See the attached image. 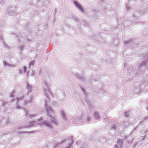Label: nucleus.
Wrapping results in <instances>:
<instances>
[{
  "label": "nucleus",
  "instance_id": "1",
  "mask_svg": "<svg viewBox=\"0 0 148 148\" xmlns=\"http://www.w3.org/2000/svg\"><path fill=\"white\" fill-rule=\"evenodd\" d=\"M38 121L48 129H53L52 123L49 120H45L44 118L42 117L39 119Z\"/></svg>",
  "mask_w": 148,
  "mask_h": 148
},
{
  "label": "nucleus",
  "instance_id": "2",
  "mask_svg": "<svg viewBox=\"0 0 148 148\" xmlns=\"http://www.w3.org/2000/svg\"><path fill=\"white\" fill-rule=\"evenodd\" d=\"M146 62L142 60L141 63L138 66H136L135 67V69L137 70H139L141 71H144L145 69V65L147 64Z\"/></svg>",
  "mask_w": 148,
  "mask_h": 148
},
{
  "label": "nucleus",
  "instance_id": "3",
  "mask_svg": "<svg viewBox=\"0 0 148 148\" xmlns=\"http://www.w3.org/2000/svg\"><path fill=\"white\" fill-rule=\"evenodd\" d=\"M45 107L47 111V115L48 117H52V115L54 113L51 107L45 105Z\"/></svg>",
  "mask_w": 148,
  "mask_h": 148
},
{
  "label": "nucleus",
  "instance_id": "4",
  "mask_svg": "<svg viewBox=\"0 0 148 148\" xmlns=\"http://www.w3.org/2000/svg\"><path fill=\"white\" fill-rule=\"evenodd\" d=\"M71 138H70L69 137H67L66 138H64V139L61 142L59 143H58V145L59 146H60L61 145H62L64 144V145L66 143H69V144L70 143L71 141H69V140H70Z\"/></svg>",
  "mask_w": 148,
  "mask_h": 148
},
{
  "label": "nucleus",
  "instance_id": "5",
  "mask_svg": "<svg viewBox=\"0 0 148 148\" xmlns=\"http://www.w3.org/2000/svg\"><path fill=\"white\" fill-rule=\"evenodd\" d=\"M69 141H71L70 143H69L68 145H66V146L64 147V148H71V146H72V145L74 142L73 137V136H71V139Z\"/></svg>",
  "mask_w": 148,
  "mask_h": 148
},
{
  "label": "nucleus",
  "instance_id": "6",
  "mask_svg": "<svg viewBox=\"0 0 148 148\" xmlns=\"http://www.w3.org/2000/svg\"><path fill=\"white\" fill-rule=\"evenodd\" d=\"M134 40L135 39L134 38H132L128 41H124V45H126L127 47V45H128L129 46H130L131 45V44L134 42Z\"/></svg>",
  "mask_w": 148,
  "mask_h": 148
},
{
  "label": "nucleus",
  "instance_id": "7",
  "mask_svg": "<svg viewBox=\"0 0 148 148\" xmlns=\"http://www.w3.org/2000/svg\"><path fill=\"white\" fill-rule=\"evenodd\" d=\"M27 67L26 66H24L21 68L19 72L21 74L23 75L26 73L27 72Z\"/></svg>",
  "mask_w": 148,
  "mask_h": 148
},
{
  "label": "nucleus",
  "instance_id": "8",
  "mask_svg": "<svg viewBox=\"0 0 148 148\" xmlns=\"http://www.w3.org/2000/svg\"><path fill=\"white\" fill-rule=\"evenodd\" d=\"M44 91L45 94V95L47 96H50L52 95V94L50 91V89L49 87L47 88L46 89L45 88L44 89Z\"/></svg>",
  "mask_w": 148,
  "mask_h": 148
},
{
  "label": "nucleus",
  "instance_id": "9",
  "mask_svg": "<svg viewBox=\"0 0 148 148\" xmlns=\"http://www.w3.org/2000/svg\"><path fill=\"white\" fill-rule=\"evenodd\" d=\"M75 76L78 79H80V80H84V79L82 75L79 74L78 73H75Z\"/></svg>",
  "mask_w": 148,
  "mask_h": 148
},
{
  "label": "nucleus",
  "instance_id": "10",
  "mask_svg": "<svg viewBox=\"0 0 148 148\" xmlns=\"http://www.w3.org/2000/svg\"><path fill=\"white\" fill-rule=\"evenodd\" d=\"M94 116L96 120H99L101 119L100 116L97 111L96 110L94 112Z\"/></svg>",
  "mask_w": 148,
  "mask_h": 148
},
{
  "label": "nucleus",
  "instance_id": "11",
  "mask_svg": "<svg viewBox=\"0 0 148 148\" xmlns=\"http://www.w3.org/2000/svg\"><path fill=\"white\" fill-rule=\"evenodd\" d=\"M24 97V96H21L19 97H16V99H12L11 101V102H12L13 101H16L17 102V104H19V101H20V100H22L23 98Z\"/></svg>",
  "mask_w": 148,
  "mask_h": 148
},
{
  "label": "nucleus",
  "instance_id": "12",
  "mask_svg": "<svg viewBox=\"0 0 148 148\" xmlns=\"http://www.w3.org/2000/svg\"><path fill=\"white\" fill-rule=\"evenodd\" d=\"M15 7L12 6L6 9V10H7L8 12L13 13L15 11Z\"/></svg>",
  "mask_w": 148,
  "mask_h": 148
},
{
  "label": "nucleus",
  "instance_id": "13",
  "mask_svg": "<svg viewBox=\"0 0 148 148\" xmlns=\"http://www.w3.org/2000/svg\"><path fill=\"white\" fill-rule=\"evenodd\" d=\"M60 113L61 115H62V118H63V119L64 120H66L67 119L68 117L66 115V114H65V112H64L63 110H62L60 112Z\"/></svg>",
  "mask_w": 148,
  "mask_h": 148
},
{
  "label": "nucleus",
  "instance_id": "14",
  "mask_svg": "<svg viewBox=\"0 0 148 148\" xmlns=\"http://www.w3.org/2000/svg\"><path fill=\"white\" fill-rule=\"evenodd\" d=\"M141 91V90L139 87H138V88H136L134 89L133 90L132 92H133L134 94H136L140 93Z\"/></svg>",
  "mask_w": 148,
  "mask_h": 148
},
{
  "label": "nucleus",
  "instance_id": "15",
  "mask_svg": "<svg viewBox=\"0 0 148 148\" xmlns=\"http://www.w3.org/2000/svg\"><path fill=\"white\" fill-rule=\"evenodd\" d=\"M50 118V120L51 123H53L55 124H57V121L56 120V118L52 115V117H49Z\"/></svg>",
  "mask_w": 148,
  "mask_h": 148
},
{
  "label": "nucleus",
  "instance_id": "16",
  "mask_svg": "<svg viewBox=\"0 0 148 148\" xmlns=\"http://www.w3.org/2000/svg\"><path fill=\"white\" fill-rule=\"evenodd\" d=\"M116 130L113 128H110L109 130V134L111 135H115Z\"/></svg>",
  "mask_w": 148,
  "mask_h": 148
},
{
  "label": "nucleus",
  "instance_id": "17",
  "mask_svg": "<svg viewBox=\"0 0 148 148\" xmlns=\"http://www.w3.org/2000/svg\"><path fill=\"white\" fill-rule=\"evenodd\" d=\"M123 140L122 139H119L116 141L117 143L120 146H123Z\"/></svg>",
  "mask_w": 148,
  "mask_h": 148
},
{
  "label": "nucleus",
  "instance_id": "18",
  "mask_svg": "<svg viewBox=\"0 0 148 148\" xmlns=\"http://www.w3.org/2000/svg\"><path fill=\"white\" fill-rule=\"evenodd\" d=\"M73 3L74 4L75 6H76L77 8H78L79 7H80L82 5L79 3L78 1H73Z\"/></svg>",
  "mask_w": 148,
  "mask_h": 148
},
{
  "label": "nucleus",
  "instance_id": "19",
  "mask_svg": "<svg viewBox=\"0 0 148 148\" xmlns=\"http://www.w3.org/2000/svg\"><path fill=\"white\" fill-rule=\"evenodd\" d=\"M27 88L28 90V92H30L32 91L31 89L32 87L31 85L28 83H27L26 85Z\"/></svg>",
  "mask_w": 148,
  "mask_h": 148
},
{
  "label": "nucleus",
  "instance_id": "20",
  "mask_svg": "<svg viewBox=\"0 0 148 148\" xmlns=\"http://www.w3.org/2000/svg\"><path fill=\"white\" fill-rule=\"evenodd\" d=\"M136 0H129L128 3L130 5H134L136 3Z\"/></svg>",
  "mask_w": 148,
  "mask_h": 148
},
{
  "label": "nucleus",
  "instance_id": "21",
  "mask_svg": "<svg viewBox=\"0 0 148 148\" xmlns=\"http://www.w3.org/2000/svg\"><path fill=\"white\" fill-rule=\"evenodd\" d=\"M128 121L130 124L132 125L135 122V121L133 118H130L128 120Z\"/></svg>",
  "mask_w": 148,
  "mask_h": 148
},
{
  "label": "nucleus",
  "instance_id": "22",
  "mask_svg": "<svg viewBox=\"0 0 148 148\" xmlns=\"http://www.w3.org/2000/svg\"><path fill=\"white\" fill-rule=\"evenodd\" d=\"M143 35H148V27L144 29L143 31Z\"/></svg>",
  "mask_w": 148,
  "mask_h": 148
},
{
  "label": "nucleus",
  "instance_id": "23",
  "mask_svg": "<svg viewBox=\"0 0 148 148\" xmlns=\"http://www.w3.org/2000/svg\"><path fill=\"white\" fill-rule=\"evenodd\" d=\"M88 139H90L91 141H94L95 140V139L94 138L92 134H90L88 136Z\"/></svg>",
  "mask_w": 148,
  "mask_h": 148
},
{
  "label": "nucleus",
  "instance_id": "24",
  "mask_svg": "<svg viewBox=\"0 0 148 148\" xmlns=\"http://www.w3.org/2000/svg\"><path fill=\"white\" fill-rule=\"evenodd\" d=\"M32 96L31 97H30V99L29 100L27 101H25V102L24 103H26V104H28L29 103H30L32 100Z\"/></svg>",
  "mask_w": 148,
  "mask_h": 148
},
{
  "label": "nucleus",
  "instance_id": "25",
  "mask_svg": "<svg viewBox=\"0 0 148 148\" xmlns=\"http://www.w3.org/2000/svg\"><path fill=\"white\" fill-rule=\"evenodd\" d=\"M130 115V111L128 110L126 111L125 113V117H129Z\"/></svg>",
  "mask_w": 148,
  "mask_h": 148
},
{
  "label": "nucleus",
  "instance_id": "26",
  "mask_svg": "<svg viewBox=\"0 0 148 148\" xmlns=\"http://www.w3.org/2000/svg\"><path fill=\"white\" fill-rule=\"evenodd\" d=\"M120 135L122 137L124 138V139L127 138L129 136L125 135V134L123 132L121 133Z\"/></svg>",
  "mask_w": 148,
  "mask_h": 148
},
{
  "label": "nucleus",
  "instance_id": "27",
  "mask_svg": "<svg viewBox=\"0 0 148 148\" xmlns=\"http://www.w3.org/2000/svg\"><path fill=\"white\" fill-rule=\"evenodd\" d=\"M145 84H143V83L141 84L140 86V88L141 90L142 91V90H144L146 88V86L145 85Z\"/></svg>",
  "mask_w": 148,
  "mask_h": 148
},
{
  "label": "nucleus",
  "instance_id": "28",
  "mask_svg": "<svg viewBox=\"0 0 148 148\" xmlns=\"http://www.w3.org/2000/svg\"><path fill=\"white\" fill-rule=\"evenodd\" d=\"M134 69V67L133 66H131L130 67H129L127 69V70L128 71V72L129 73H131L132 72V71Z\"/></svg>",
  "mask_w": 148,
  "mask_h": 148
},
{
  "label": "nucleus",
  "instance_id": "29",
  "mask_svg": "<svg viewBox=\"0 0 148 148\" xmlns=\"http://www.w3.org/2000/svg\"><path fill=\"white\" fill-rule=\"evenodd\" d=\"M65 94L64 93H62V92L61 95H60V98L62 100H64V99L65 98Z\"/></svg>",
  "mask_w": 148,
  "mask_h": 148
},
{
  "label": "nucleus",
  "instance_id": "30",
  "mask_svg": "<svg viewBox=\"0 0 148 148\" xmlns=\"http://www.w3.org/2000/svg\"><path fill=\"white\" fill-rule=\"evenodd\" d=\"M35 62V61L34 60H33L31 61L30 62L29 64V65L30 66L29 68H30V66H34V63Z\"/></svg>",
  "mask_w": 148,
  "mask_h": 148
},
{
  "label": "nucleus",
  "instance_id": "31",
  "mask_svg": "<svg viewBox=\"0 0 148 148\" xmlns=\"http://www.w3.org/2000/svg\"><path fill=\"white\" fill-rule=\"evenodd\" d=\"M78 9L79 10H80L82 12L84 13L85 12V11L84 10L83 7L82 5Z\"/></svg>",
  "mask_w": 148,
  "mask_h": 148
},
{
  "label": "nucleus",
  "instance_id": "32",
  "mask_svg": "<svg viewBox=\"0 0 148 148\" xmlns=\"http://www.w3.org/2000/svg\"><path fill=\"white\" fill-rule=\"evenodd\" d=\"M30 125L32 126H32L36 125V122L35 121H32L30 122Z\"/></svg>",
  "mask_w": 148,
  "mask_h": 148
},
{
  "label": "nucleus",
  "instance_id": "33",
  "mask_svg": "<svg viewBox=\"0 0 148 148\" xmlns=\"http://www.w3.org/2000/svg\"><path fill=\"white\" fill-rule=\"evenodd\" d=\"M111 127L110 128L114 129L115 130H117L116 128V124L115 123L113 124L111 126Z\"/></svg>",
  "mask_w": 148,
  "mask_h": 148
},
{
  "label": "nucleus",
  "instance_id": "34",
  "mask_svg": "<svg viewBox=\"0 0 148 148\" xmlns=\"http://www.w3.org/2000/svg\"><path fill=\"white\" fill-rule=\"evenodd\" d=\"M44 83L46 87L47 88L49 87V86L50 85L47 82L44 80Z\"/></svg>",
  "mask_w": 148,
  "mask_h": 148
},
{
  "label": "nucleus",
  "instance_id": "35",
  "mask_svg": "<svg viewBox=\"0 0 148 148\" xmlns=\"http://www.w3.org/2000/svg\"><path fill=\"white\" fill-rule=\"evenodd\" d=\"M125 9L126 10H127V11H129L131 10L132 9V8H131V7H129L126 5Z\"/></svg>",
  "mask_w": 148,
  "mask_h": 148
},
{
  "label": "nucleus",
  "instance_id": "36",
  "mask_svg": "<svg viewBox=\"0 0 148 148\" xmlns=\"http://www.w3.org/2000/svg\"><path fill=\"white\" fill-rule=\"evenodd\" d=\"M143 84H145V85L146 86V88L148 86V80H145L143 83Z\"/></svg>",
  "mask_w": 148,
  "mask_h": 148
},
{
  "label": "nucleus",
  "instance_id": "37",
  "mask_svg": "<svg viewBox=\"0 0 148 148\" xmlns=\"http://www.w3.org/2000/svg\"><path fill=\"white\" fill-rule=\"evenodd\" d=\"M140 144V141L137 142L134 145V147H134H136V146H139V145Z\"/></svg>",
  "mask_w": 148,
  "mask_h": 148
},
{
  "label": "nucleus",
  "instance_id": "38",
  "mask_svg": "<svg viewBox=\"0 0 148 148\" xmlns=\"http://www.w3.org/2000/svg\"><path fill=\"white\" fill-rule=\"evenodd\" d=\"M19 104H17V103H16V105L15 106V108L16 109H21L22 108V107H21L19 106H18Z\"/></svg>",
  "mask_w": 148,
  "mask_h": 148
},
{
  "label": "nucleus",
  "instance_id": "39",
  "mask_svg": "<svg viewBox=\"0 0 148 148\" xmlns=\"http://www.w3.org/2000/svg\"><path fill=\"white\" fill-rule=\"evenodd\" d=\"M86 120L88 122H90L91 121V119L90 117L88 116L87 117Z\"/></svg>",
  "mask_w": 148,
  "mask_h": 148
},
{
  "label": "nucleus",
  "instance_id": "40",
  "mask_svg": "<svg viewBox=\"0 0 148 148\" xmlns=\"http://www.w3.org/2000/svg\"><path fill=\"white\" fill-rule=\"evenodd\" d=\"M143 119L144 121H147L148 120V116L144 117Z\"/></svg>",
  "mask_w": 148,
  "mask_h": 148
},
{
  "label": "nucleus",
  "instance_id": "41",
  "mask_svg": "<svg viewBox=\"0 0 148 148\" xmlns=\"http://www.w3.org/2000/svg\"><path fill=\"white\" fill-rule=\"evenodd\" d=\"M144 61H145V62H146L147 63V61H148V55H147L145 57L144 59L143 60Z\"/></svg>",
  "mask_w": 148,
  "mask_h": 148
},
{
  "label": "nucleus",
  "instance_id": "42",
  "mask_svg": "<svg viewBox=\"0 0 148 148\" xmlns=\"http://www.w3.org/2000/svg\"><path fill=\"white\" fill-rule=\"evenodd\" d=\"M81 89L83 93H84V95H86V94H87V92H86V91L85 90L83 89V88H82Z\"/></svg>",
  "mask_w": 148,
  "mask_h": 148
},
{
  "label": "nucleus",
  "instance_id": "43",
  "mask_svg": "<svg viewBox=\"0 0 148 148\" xmlns=\"http://www.w3.org/2000/svg\"><path fill=\"white\" fill-rule=\"evenodd\" d=\"M53 105L54 106H55V107H57V106H58V104L57 103H56L55 101L53 102Z\"/></svg>",
  "mask_w": 148,
  "mask_h": 148
},
{
  "label": "nucleus",
  "instance_id": "44",
  "mask_svg": "<svg viewBox=\"0 0 148 148\" xmlns=\"http://www.w3.org/2000/svg\"><path fill=\"white\" fill-rule=\"evenodd\" d=\"M24 21V22H23V23H25V24L26 25H25V26L26 25V26H27L28 25V24H29V23L28 22H27V21Z\"/></svg>",
  "mask_w": 148,
  "mask_h": 148
},
{
  "label": "nucleus",
  "instance_id": "45",
  "mask_svg": "<svg viewBox=\"0 0 148 148\" xmlns=\"http://www.w3.org/2000/svg\"><path fill=\"white\" fill-rule=\"evenodd\" d=\"M32 127V126L30 125H27L24 126L25 128H29Z\"/></svg>",
  "mask_w": 148,
  "mask_h": 148
},
{
  "label": "nucleus",
  "instance_id": "46",
  "mask_svg": "<svg viewBox=\"0 0 148 148\" xmlns=\"http://www.w3.org/2000/svg\"><path fill=\"white\" fill-rule=\"evenodd\" d=\"M7 14L8 16H11L12 15V13L11 12L10 13V12H8V13L7 12Z\"/></svg>",
  "mask_w": 148,
  "mask_h": 148
},
{
  "label": "nucleus",
  "instance_id": "47",
  "mask_svg": "<svg viewBox=\"0 0 148 148\" xmlns=\"http://www.w3.org/2000/svg\"><path fill=\"white\" fill-rule=\"evenodd\" d=\"M36 115L35 114H31L30 115L29 117L32 118L34 117Z\"/></svg>",
  "mask_w": 148,
  "mask_h": 148
},
{
  "label": "nucleus",
  "instance_id": "48",
  "mask_svg": "<svg viewBox=\"0 0 148 148\" xmlns=\"http://www.w3.org/2000/svg\"><path fill=\"white\" fill-rule=\"evenodd\" d=\"M144 123V121L143 120L142 122H140L139 123V125H143Z\"/></svg>",
  "mask_w": 148,
  "mask_h": 148
},
{
  "label": "nucleus",
  "instance_id": "49",
  "mask_svg": "<svg viewBox=\"0 0 148 148\" xmlns=\"http://www.w3.org/2000/svg\"><path fill=\"white\" fill-rule=\"evenodd\" d=\"M3 64L5 66H8V63L5 61H3Z\"/></svg>",
  "mask_w": 148,
  "mask_h": 148
},
{
  "label": "nucleus",
  "instance_id": "50",
  "mask_svg": "<svg viewBox=\"0 0 148 148\" xmlns=\"http://www.w3.org/2000/svg\"><path fill=\"white\" fill-rule=\"evenodd\" d=\"M16 13H15L14 12L13 13H12V16H16Z\"/></svg>",
  "mask_w": 148,
  "mask_h": 148
},
{
  "label": "nucleus",
  "instance_id": "51",
  "mask_svg": "<svg viewBox=\"0 0 148 148\" xmlns=\"http://www.w3.org/2000/svg\"><path fill=\"white\" fill-rule=\"evenodd\" d=\"M120 147V146L118 144L116 145L114 147V148H119Z\"/></svg>",
  "mask_w": 148,
  "mask_h": 148
},
{
  "label": "nucleus",
  "instance_id": "52",
  "mask_svg": "<svg viewBox=\"0 0 148 148\" xmlns=\"http://www.w3.org/2000/svg\"><path fill=\"white\" fill-rule=\"evenodd\" d=\"M20 102V103L21 104H23L24 105H26V103H24V102H25V101H19Z\"/></svg>",
  "mask_w": 148,
  "mask_h": 148
},
{
  "label": "nucleus",
  "instance_id": "53",
  "mask_svg": "<svg viewBox=\"0 0 148 148\" xmlns=\"http://www.w3.org/2000/svg\"><path fill=\"white\" fill-rule=\"evenodd\" d=\"M10 96L12 98L13 97H14V95L13 94L12 92L11 93V95H10Z\"/></svg>",
  "mask_w": 148,
  "mask_h": 148
},
{
  "label": "nucleus",
  "instance_id": "54",
  "mask_svg": "<svg viewBox=\"0 0 148 148\" xmlns=\"http://www.w3.org/2000/svg\"><path fill=\"white\" fill-rule=\"evenodd\" d=\"M89 146L87 145H84V148H89Z\"/></svg>",
  "mask_w": 148,
  "mask_h": 148
},
{
  "label": "nucleus",
  "instance_id": "55",
  "mask_svg": "<svg viewBox=\"0 0 148 148\" xmlns=\"http://www.w3.org/2000/svg\"><path fill=\"white\" fill-rule=\"evenodd\" d=\"M34 132V131H28V134H32Z\"/></svg>",
  "mask_w": 148,
  "mask_h": 148
},
{
  "label": "nucleus",
  "instance_id": "56",
  "mask_svg": "<svg viewBox=\"0 0 148 148\" xmlns=\"http://www.w3.org/2000/svg\"><path fill=\"white\" fill-rule=\"evenodd\" d=\"M23 133L24 134H28V131H23Z\"/></svg>",
  "mask_w": 148,
  "mask_h": 148
},
{
  "label": "nucleus",
  "instance_id": "57",
  "mask_svg": "<svg viewBox=\"0 0 148 148\" xmlns=\"http://www.w3.org/2000/svg\"><path fill=\"white\" fill-rule=\"evenodd\" d=\"M127 143H128L129 144H130V145L132 144V141L130 142V141H128Z\"/></svg>",
  "mask_w": 148,
  "mask_h": 148
},
{
  "label": "nucleus",
  "instance_id": "58",
  "mask_svg": "<svg viewBox=\"0 0 148 148\" xmlns=\"http://www.w3.org/2000/svg\"><path fill=\"white\" fill-rule=\"evenodd\" d=\"M93 12V13H92V14H94V15H95V14H96V13H97V12H95L93 11V12Z\"/></svg>",
  "mask_w": 148,
  "mask_h": 148
},
{
  "label": "nucleus",
  "instance_id": "59",
  "mask_svg": "<svg viewBox=\"0 0 148 148\" xmlns=\"http://www.w3.org/2000/svg\"><path fill=\"white\" fill-rule=\"evenodd\" d=\"M32 75H34L35 74V72L34 71H32Z\"/></svg>",
  "mask_w": 148,
  "mask_h": 148
},
{
  "label": "nucleus",
  "instance_id": "60",
  "mask_svg": "<svg viewBox=\"0 0 148 148\" xmlns=\"http://www.w3.org/2000/svg\"><path fill=\"white\" fill-rule=\"evenodd\" d=\"M27 76L29 75V73L28 71H27V72L26 73Z\"/></svg>",
  "mask_w": 148,
  "mask_h": 148
},
{
  "label": "nucleus",
  "instance_id": "61",
  "mask_svg": "<svg viewBox=\"0 0 148 148\" xmlns=\"http://www.w3.org/2000/svg\"><path fill=\"white\" fill-rule=\"evenodd\" d=\"M4 47H7L8 45L6 44H5L3 45Z\"/></svg>",
  "mask_w": 148,
  "mask_h": 148
},
{
  "label": "nucleus",
  "instance_id": "62",
  "mask_svg": "<svg viewBox=\"0 0 148 148\" xmlns=\"http://www.w3.org/2000/svg\"><path fill=\"white\" fill-rule=\"evenodd\" d=\"M11 64H10L8 63V66H11Z\"/></svg>",
  "mask_w": 148,
  "mask_h": 148
},
{
  "label": "nucleus",
  "instance_id": "63",
  "mask_svg": "<svg viewBox=\"0 0 148 148\" xmlns=\"http://www.w3.org/2000/svg\"><path fill=\"white\" fill-rule=\"evenodd\" d=\"M146 103H147V105L148 106V100H147V102Z\"/></svg>",
  "mask_w": 148,
  "mask_h": 148
},
{
  "label": "nucleus",
  "instance_id": "64",
  "mask_svg": "<svg viewBox=\"0 0 148 148\" xmlns=\"http://www.w3.org/2000/svg\"><path fill=\"white\" fill-rule=\"evenodd\" d=\"M146 109L148 111V107H147Z\"/></svg>",
  "mask_w": 148,
  "mask_h": 148
}]
</instances>
